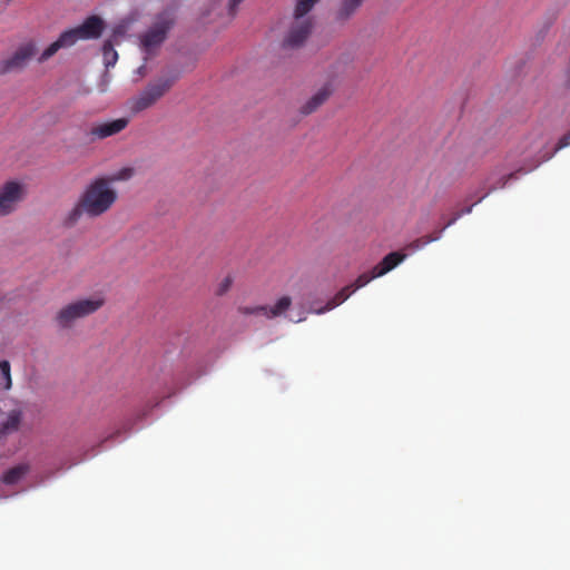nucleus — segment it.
Here are the masks:
<instances>
[{"label":"nucleus","mask_w":570,"mask_h":570,"mask_svg":"<svg viewBox=\"0 0 570 570\" xmlns=\"http://www.w3.org/2000/svg\"><path fill=\"white\" fill-rule=\"evenodd\" d=\"M105 29V21L99 16H90L72 29L63 31L59 38L49 45L39 56L38 61L45 62L55 56L60 49L72 47L78 40L99 38Z\"/></svg>","instance_id":"1"},{"label":"nucleus","mask_w":570,"mask_h":570,"mask_svg":"<svg viewBox=\"0 0 570 570\" xmlns=\"http://www.w3.org/2000/svg\"><path fill=\"white\" fill-rule=\"evenodd\" d=\"M81 206L86 207V215L98 217L107 213L117 200V191L109 185L107 178L91 180L79 197Z\"/></svg>","instance_id":"2"},{"label":"nucleus","mask_w":570,"mask_h":570,"mask_svg":"<svg viewBox=\"0 0 570 570\" xmlns=\"http://www.w3.org/2000/svg\"><path fill=\"white\" fill-rule=\"evenodd\" d=\"M173 85L174 79L169 78H160L154 82H149L144 90L128 100V109L131 114L137 115L153 107L170 90Z\"/></svg>","instance_id":"3"},{"label":"nucleus","mask_w":570,"mask_h":570,"mask_svg":"<svg viewBox=\"0 0 570 570\" xmlns=\"http://www.w3.org/2000/svg\"><path fill=\"white\" fill-rule=\"evenodd\" d=\"M105 304L102 297L79 299L63 306L56 315V322L61 328H69L82 317L94 314Z\"/></svg>","instance_id":"4"},{"label":"nucleus","mask_w":570,"mask_h":570,"mask_svg":"<svg viewBox=\"0 0 570 570\" xmlns=\"http://www.w3.org/2000/svg\"><path fill=\"white\" fill-rule=\"evenodd\" d=\"M174 24V18L170 12L159 13L154 24L140 36L141 49L151 55L166 39L168 31Z\"/></svg>","instance_id":"5"},{"label":"nucleus","mask_w":570,"mask_h":570,"mask_svg":"<svg viewBox=\"0 0 570 570\" xmlns=\"http://www.w3.org/2000/svg\"><path fill=\"white\" fill-rule=\"evenodd\" d=\"M24 195L26 190L22 184L13 180L3 184L0 187V217L14 212Z\"/></svg>","instance_id":"6"},{"label":"nucleus","mask_w":570,"mask_h":570,"mask_svg":"<svg viewBox=\"0 0 570 570\" xmlns=\"http://www.w3.org/2000/svg\"><path fill=\"white\" fill-rule=\"evenodd\" d=\"M405 257L406 254L401 252H392L387 254L376 266L372 268L370 274L364 273L358 275V288L365 286L372 279L389 273L401 264Z\"/></svg>","instance_id":"7"},{"label":"nucleus","mask_w":570,"mask_h":570,"mask_svg":"<svg viewBox=\"0 0 570 570\" xmlns=\"http://www.w3.org/2000/svg\"><path fill=\"white\" fill-rule=\"evenodd\" d=\"M312 27L311 19H294L284 38L283 46L291 49L302 46L309 36Z\"/></svg>","instance_id":"8"},{"label":"nucleus","mask_w":570,"mask_h":570,"mask_svg":"<svg viewBox=\"0 0 570 570\" xmlns=\"http://www.w3.org/2000/svg\"><path fill=\"white\" fill-rule=\"evenodd\" d=\"M127 118H118L110 121L94 124L90 127L89 136L94 139H105L122 131L128 126Z\"/></svg>","instance_id":"9"},{"label":"nucleus","mask_w":570,"mask_h":570,"mask_svg":"<svg viewBox=\"0 0 570 570\" xmlns=\"http://www.w3.org/2000/svg\"><path fill=\"white\" fill-rule=\"evenodd\" d=\"M35 53L36 45L33 42L22 45L9 59L3 61L2 72L23 68Z\"/></svg>","instance_id":"10"},{"label":"nucleus","mask_w":570,"mask_h":570,"mask_svg":"<svg viewBox=\"0 0 570 570\" xmlns=\"http://www.w3.org/2000/svg\"><path fill=\"white\" fill-rule=\"evenodd\" d=\"M22 419L23 411L21 409H12L6 414L0 422V442L19 431Z\"/></svg>","instance_id":"11"},{"label":"nucleus","mask_w":570,"mask_h":570,"mask_svg":"<svg viewBox=\"0 0 570 570\" xmlns=\"http://www.w3.org/2000/svg\"><path fill=\"white\" fill-rule=\"evenodd\" d=\"M472 207L473 205L464 208L463 210L456 213L446 224L445 226L439 230V232H435L433 234H430V235H425V236H422L415 240H413L412 243H410L407 245V248L411 250V252H414V250H417V249H421L422 247L426 246L428 244L432 243V242H435L438 240L440 237H441V234L442 232L448 228L449 226L453 225L462 215L464 214H470L472 212Z\"/></svg>","instance_id":"12"},{"label":"nucleus","mask_w":570,"mask_h":570,"mask_svg":"<svg viewBox=\"0 0 570 570\" xmlns=\"http://www.w3.org/2000/svg\"><path fill=\"white\" fill-rule=\"evenodd\" d=\"M124 31L121 28H116L114 30L112 39H108L104 42L102 46V57H104V63L106 68L114 67L118 60V53L115 50V45L118 43L117 39L119 37H122Z\"/></svg>","instance_id":"13"},{"label":"nucleus","mask_w":570,"mask_h":570,"mask_svg":"<svg viewBox=\"0 0 570 570\" xmlns=\"http://www.w3.org/2000/svg\"><path fill=\"white\" fill-rule=\"evenodd\" d=\"M331 96L328 86L322 87L313 97H311L302 107L301 114L311 115L316 111Z\"/></svg>","instance_id":"14"},{"label":"nucleus","mask_w":570,"mask_h":570,"mask_svg":"<svg viewBox=\"0 0 570 570\" xmlns=\"http://www.w3.org/2000/svg\"><path fill=\"white\" fill-rule=\"evenodd\" d=\"M351 287H353V285L347 286L346 288H343L332 299H330L324 307L311 306L309 311L313 312V313H316V314H322V313H324L326 311H330V309L338 306L340 304L345 302L351 296V294L353 293Z\"/></svg>","instance_id":"15"},{"label":"nucleus","mask_w":570,"mask_h":570,"mask_svg":"<svg viewBox=\"0 0 570 570\" xmlns=\"http://www.w3.org/2000/svg\"><path fill=\"white\" fill-rule=\"evenodd\" d=\"M30 470L28 463L18 464L9 469L2 476V482L8 485L16 484L19 482Z\"/></svg>","instance_id":"16"},{"label":"nucleus","mask_w":570,"mask_h":570,"mask_svg":"<svg viewBox=\"0 0 570 570\" xmlns=\"http://www.w3.org/2000/svg\"><path fill=\"white\" fill-rule=\"evenodd\" d=\"M292 305V299L289 296L281 297L273 306H267V312H265V316L268 318H274L283 313H285L289 306Z\"/></svg>","instance_id":"17"},{"label":"nucleus","mask_w":570,"mask_h":570,"mask_svg":"<svg viewBox=\"0 0 570 570\" xmlns=\"http://www.w3.org/2000/svg\"><path fill=\"white\" fill-rule=\"evenodd\" d=\"M83 214H86V207L81 206V199L79 198L73 208L67 214L65 225L68 227L76 225Z\"/></svg>","instance_id":"18"},{"label":"nucleus","mask_w":570,"mask_h":570,"mask_svg":"<svg viewBox=\"0 0 570 570\" xmlns=\"http://www.w3.org/2000/svg\"><path fill=\"white\" fill-rule=\"evenodd\" d=\"M0 374L2 379V387L8 391L12 387V379H11V366L9 361L2 360L0 361Z\"/></svg>","instance_id":"19"},{"label":"nucleus","mask_w":570,"mask_h":570,"mask_svg":"<svg viewBox=\"0 0 570 570\" xmlns=\"http://www.w3.org/2000/svg\"><path fill=\"white\" fill-rule=\"evenodd\" d=\"M132 175H134V169L130 167H125V168L120 169L119 171H117L106 178L109 180V185L111 186L112 183L120 181V180H127V179L131 178Z\"/></svg>","instance_id":"20"},{"label":"nucleus","mask_w":570,"mask_h":570,"mask_svg":"<svg viewBox=\"0 0 570 570\" xmlns=\"http://www.w3.org/2000/svg\"><path fill=\"white\" fill-rule=\"evenodd\" d=\"M234 283V277L228 274L226 275L218 284H217V287H216V295L218 296H223L225 295L232 287Z\"/></svg>","instance_id":"21"},{"label":"nucleus","mask_w":570,"mask_h":570,"mask_svg":"<svg viewBox=\"0 0 570 570\" xmlns=\"http://www.w3.org/2000/svg\"><path fill=\"white\" fill-rule=\"evenodd\" d=\"M514 177H515V173H511V174H509V175L502 176V177L499 179L498 184H497V185L491 186V187L489 188V190L485 193V195H484V196H482L478 202L482 200V199H483L487 195H489L491 191H493V190H495V189H498V188H503V187L508 184V181H509L510 179L514 178Z\"/></svg>","instance_id":"22"},{"label":"nucleus","mask_w":570,"mask_h":570,"mask_svg":"<svg viewBox=\"0 0 570 570\" xmlns=\"http://www.w3.org/2000/svg\"><path fill=\"white\" fill-rule=\"evenodd\" d=\"M238 312L243 315H252V314H264L267 312V306H240L238 307Z\"/></svg>","instance_id":"23"},{"label":"nucleus","mask_w":570,"mask_h":570,"mask_svg":"<svg viewBox=\"0 0 570 570\" xmlns=\"http://www.w3.org/2000/svg\"><path fill=\"white\" fill-rule=\"evenodd\" d=\"M569 145H570V131L568 134L563 135L559 139L558 144L554 147L553 153H556V151H558V150H560V149H562L564 147H568Z\"/></svg>","instance_id":"24"},{"label":"nucleus","mask_w":570,"mask_h":570,"mask_svg":"<svg viewBox=\"0 0 570 570\" xmlns=\"http://www.w3.org/2000/svg\"><path fill=\"white\" fill-rule=\"evenodd\" d=\"M243 0H229L228 2V11L232 17H234L237 12V8Z\"/></svg>","instance_id":"25"},{"label":"nucleus","mask_w":570,"mask_h":570,"mask_svg":"<svg viewBox=\"0 0 570 570\" xmlns=\"http://www.w3.org/2000/svg\"><path fill=\"white\" fill-rule=\"evenodd\" d=\"M356 8V0H347L345 3V11L347 14L352 13Z\"/></svg>","instance_id":"26"},{"label":"nucleus","mask_w":570,"mask_h":570,"mask_svg":"<svg viewBox=\"0 0 570 570\" xmlns=\"http://www.w3.org/2000/svg\"><path fill=\"white\" fill-rule=\"evenodd\" d=\"M552 154H553V153H551V154H546L544 156H542V157L538 160V164H541V163L547 161L548 159H550V158H551V156H552Z\"/></svg>","instance_id":"27"},{"label":"nucleus","mask_w":570,"mask_h":570,"mask_svg":"<svg viewBox=\"0 0 570 570\" xmlns=\"http://www.w3.org/2000/svg\"><path fill=\"white\" fill-rule=\"evenodd\" d=\"M538 165H539V164H538V161H537L532 167H530V169H529V170H533V168L538 167Z\"/></svg>","instance_id":"28"},{"label":"nucleus","mask_w":570,"mask_h":570,"mask_svg":"<svg viewBox=\"0 0 570 570\" xmlns=\"http://www.w3.org/2000/svg\"><path fill=\"white\" fill-rule=\"evenodd\" d=\"M362 0H358V3L361 2Z\"/></svg>","instance_id":"29"}]
</instances>
